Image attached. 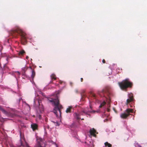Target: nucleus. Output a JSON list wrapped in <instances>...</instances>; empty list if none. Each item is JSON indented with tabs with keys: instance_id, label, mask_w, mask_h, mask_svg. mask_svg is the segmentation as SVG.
<instances>
[{
	"instance_id": "1",
	"label": "nucleus",
	"mask_w": 147,
	"mask_h": 147,
	"mask_svg": "<svg viewBox=\"0 0 147 147\" xmlns=\"http://www.w3.org/2000/svg\"><path fill=\"white\" fill-rule=\"evenodd\" d=\"M10 33L12 36L15 37H17L19 34L21 36L22 44L25 45L26 43L27 38L26 34L18 26H16L15 29L11 30Z\"/></svg>"
},
{
	"instance_id": "2",
	"label": "nucleus",
	"mask_w": 147,
	"mask_h": 147,
	"mask_svg": "<svg viewBox=\"0 0 147 147\" xmlns=\"http://www.w3.org/2000/svg\"><path fill=\"white\" fill-rule=\"evenodd\" d=\"M49 100L53 105L55 106L53 110L54 113L55 114L57 117H60L61 114V110L63 108V107L59 104V101L58 98L55 99L50 98Z\"/></svg>"
},
{
	"instance_id": "3",
	"label": "nucleus",
	"mask_w": 147,
	"mask_h": 147,
	"mask_svg": "<svg viewBox=\"0 0 147 147\" xmlns=\"http://www.w3.org/2000/svg\"><path fill=\"white\" fill-rule=\"evenodd\" d=\"M121 89L123 90H126L128 88H131L133 83L130 81L129 78H126L118 83Z\"/></svg>"
},
{
	"instance_id": "4",
	"label": "nucleus",
	"mask_w": 147,
	"mask_h": 147,
	"mask_svg": "<svg viewBox=\"0 0 147 147\" xmlns=\"http://www.w3.org/2000/svg\"><path fill=\"white\" fill-rule=\"evenodd\" d=\"M133 110L129 108L125 110V112L121 114L120 117L123 119H126L131 114L130 113H133Z\"/></svg>"
},
{
	"instance_id": "5",
	"label": "nucleus",
	"mask_w": 147,
	"mask_h": 147,
	"mask_svg": "<svg viewBox=\"0 0 147 147\" xmlns=\"http://www.w3.org/2000/svg\"><path fill=\"white\" fill-rule=\"evenodd\" d=\"M128 98L127 99L126 103L127 105H128L130 102L133 101L134 100L133 94L131 93L128 94Z\"/></svg>"
},
{
	"instance_id": "6",
	"label": "nucleus",
	"mask_w": 147,
	"mask_h": 147,
	"mask_svg": "<svg viewBox=\"0 0 147 147\" xmlns=\"http://www.w3.org/2000/svg\"><path fill=\"white\" fill-rule=\"evenodd\" d=\"M96 133V131L93 128L90 129V134L94 137L96 136V135L95 134Z\"/></svg>"
},
{
	"instance_id": "7",
	"label": "nucleus",
	"mask_w": 147,
	"mask_h": 147,
	"mask_svg": "<svg viewBox=\"0 0 147 147\" xmlns=\"http://www.w3.org/2000/svg\"><path fill=\"white\" fill-rule=\"evenodd\" d=\"M87 108L85 109L84 111H82L84 113V114H85L88 115V113H94L96 112L94 111H91V110H87Z\"/></svg>"
},
{
	"instance_id": "8",
	"label": "nucleus",
	"mask_w": 147,
	"mask_h": 147,
	"mask_svg": "<svg viewBox=\"0 0 147 147\" xmlns=\"http://www.w3.org/2000/svg\"><path fill=\"white\" fill-rule=\"evenodd\" d=\"M72 107L71 106H69L67 108L66 110V112L67 113H70L71 112Z\"/></svg>"
},
{
	"instance_id": "9",
	"label": "nucleus",
	"mask_w": 147,
	"mask_h": 147,
	"mask_svg": "<svg viewBox=\"0 0 147 147\" xmlns=\"http://www.w3.org/2000/svg\"><path fill=\"white\" fill-rule=\"evenodd\" d=\"M80 115H83L82 113H81L80 114H78L77 113H75L74 114V117L77 119H80Z\"/></svg>"
},
{
	"instance_id": "10",
	"label": "nucleus",
	"mask_w": 147,
	"mask_h": 147,
	"mask_svg": "<svg viewBox=\"0 0 147 147\" xmlns=\"http://www.w3.org/2000/svg\"><path fill=\"white\" fill-rule=\"evenodd\" d=\"M37 125L36 124H32L31 127L33 130H34L36 129L37 128Z\"/></svg>"
},
{
	"instance_id": "11",
	"label": "nucleus",
	"mask_w": 147,
	"mask_h": 147,
	"mask_svg": "<svg viewBox=\"0 0 147 147\" xmlns=\"http://www.w3.org/2000/svg\"><path fill=\"white\" fill-rule=\"evenodd\" d=\"M0 110H1L3 113L5 114H7V112L1 106H0Z\"/></svg>"
},
{
	"instance_id": "12",
	"label": "nucleus",
	"mask_w": 147,
	"mask_h": 147,
	"mask_svg": "<svg viewBox=\"0 0 147 147\" xmlns=\"http://www.w3.org/2000/svg\"><path fill=\"white\" fill-rule=\"evenodd\" d=\"M25 53V52L24 50H22L20 51L18 53L19 55H22L23 54Z\"/></svg>"
},
{
	"instance_id": "13",
	"label": "nucleus",
	"mask_w": 147,
	"mask_h": 147,
	"mask_svg": "<svg viewBox=\"0 0 147 147\" xmlns=\"http://www.w3.org/2000/svg\"><path fill=\"white\" fill-rule=\"evenodd\" d=\"M105 146L106 147L108 146V147H111L112 145L107 142H106L105 143Z\"/></svg>"
},
{
	"instance_id": "14",
	"label": "nucleus",
	"mask_w": 147,
	"mask_h": 147,
	"mask_svg": "<svg viewBox=\"0 0 147 147\" xmlns=\"http://www.w3.org/2000/svg\"><path fill=\"white\" fill-rule=\"evenodd\" d=\"M51 77L52 80L53 79H54V80H55L56 79V75L54 74H52L51 76Z\"/></svg>"
},
{
	"instance_id": "15",
	"label": "nucleus",
	"mask_w": 147,
	"mask_h": 147,
	"mask_svg": "<svg viewBox=\"0 0 147 147\" xmlns=\"http://www.w3.org/2000/svg\"><path fill=\"white\" fill-rule=\"evenodd\" d=\"M35 75V73L34 70H32V73L31 75V77L33 79Z\"/></svg>"
},
{
	"instance_id": "16",
	"label": "nucleus",
	"mask_w": 147,
	"mask_h": 147,
	"mask_svg": "<svg viewBox=\"0 0 147 147\" xmlns=\"http://www.w3.org/2000/svg\"><path fill=\"white\" fill-rule=\"evenodd\" d=\"M106 103L105 101H103L102 103H101L99 107L100 108L102 107V106H104L106 104Z\"/></svg>"
},
{
	"instance_id": "17",
	"label": "nucleus",
	"mask_w": 147,
	"mask_h": 147,
	"mask_svg": "<svg viewBox=\"0 0 147 147\" xmlns=\"http://www.w3.org/2000/svg\"><path fill=\"white\" fill-rule=\"evenodd\" d=\"M35 147H42L41 145V144L40 142H38L36 146Z\"/></svg>"
},
{
	"instance_id": "18",
	"label": "nucleus",
	"mask_w": 147,
	"mask_h": 147,
	"mask_svg": "<svg viewBox=\"0 0 147 147\" xmlns=\"http://www.w3.org/2000/svg\"><path fill=\"white\" fill-rule=\"evenodd\" d=\"M90 96L94 98H95L96 97L95 94H94L92 93H90Z\"/></svg>"
},
{
	"instance_id": "19",
	"label": "nucleus",
	"mask_w": 147,
	"mask_h": 147,
	"mask_svg": "<svg viewBox=\"0 0 147 147\" xmlns=\"http://www.w3.org/2000/svg\"><path fill=\"white\" fill-rule=\"evenodd\" d=\"M108 91L107 90H106L105 89H103L102 90V93H104V92H107Z\"/></svg>"
},
{
	"instance_id": "20",
	"label": "nucleus",
	"mask_w": 147,
	"mask_h": 147,
	"mask_svg": "<svg viewBox=\"0 0 147 147\" xmlns=\"http://www.w3.org/2000/svg\"><path fill=\"white\" fill-rule=\"evenodd\" d=\"M16 73H17L18 75H20V73L19 71H16Z\"/></svg>"
},
{
	"instance_id": "21",
	"label": "nucleus",
	"mask_w": 147,
	"mask_h": 147,
	"mask_svg": "<svg viewBox=\"0 0 147 147\" xmlns=\"http://www.w3.org/2000/svg\"><path fill=\"white\" fill-rule=\"evenodd\" d=\"M102 62L103 63H105V61L104 59H103L102 60Z\"/></svg>"
},
{
	"instance_id": "22",
	"label": "nucleus",
	"mask_w": 147,
	"mask_h": 147,
	"mask_svg": "<svg viewBox=\"0 0 147 147\" xmlns=\"http://www.w3.org/2000/svg\"><path fill=\"white\" fill-rule=\"evenodd\" d=\"M26 146H25V147H30L29 146H28L27 144L26 143Z\"/></svg>"
},
{
	"instance_id": "23",
	"label": "nucleus",
	"mask_w": 147,
	"mask_h": 147,
	"mask_svg": "<svg viewBox=\"0 0 147 147\" xmlns=\"http://www.w3.org/2000/svg\"><path fill=\"white\" fill-rule=\"evenodd\" d=\"M80 79H81V82H83V78H81Z\"/></svg>"
},
{
	"instance_id": "24",
	"label": "nucleus",
	"mask_w": 147,
	"mask_h": 147,
	"mask_svg": "<svg viewBox=\"0 0 147 147\" xmlns=\"http://www.w3.org/2000/svg\"><path fill=\"white\" fill-rule=\"evenodd\" d=\"M110 111V109H109V108L107 109V111L108 112H109Z\"/></svg>"
},
{
	"instance_id": "25",
	"label": "nucleus",
	"mask_w": 147,
	"mask_h": 147,
	"mask_svg": "<svg viewBox=\"0 0 147 147\" xmlns=\"http://www.w3.org/2000/svg\"><path fill=\"white\" fill-rule=\"evenodd\" d=\"M29 58V57H28V56H27L26 57V59H28Z\"/></svg>"
},
{
	"instance_id": "26",
	"label": "nucleus",
	"mask_w": 147,
	"mask_h": 147,
	"mask_svg": "<svg viewBox=\"0 0 147 147\" xmlns=\"http://www.w3.org/2000/svg\"><path fill=\"white\" fill-rule=\"evenodd\" d=\"M21 145H22V146H23V145H22V143L21 142Z\"/></svg>"
},
{
	"instance_id": "27",
	"label": "nucleus",
	"mask_w": 147,
	"mask_h": 147,
	"mask_svg": "<svg viewBox=\"0 0 147 147\" xmlns=\"http://www.w3.org/2000/svg\"><path fill=\"white\" fill-rule=\"evenodd\" d=\"M81 120H84V119L82 118V119H81Z\"/></svg>"
},
{
	"instance_id": "28",
	"label": "nucleus",
	"mask_w": 147,
	"mask_h": 147,
	"mask_svg": "<svg viewBox=\"0 0 147 147\" xmlns=\"http://www.w3.org/2000/svg\"><path fill=\"white\" fill-rule=\"evenodd\" d=\"M38 104H39V101H38Z\"/></svg>"
},
{
	"instance_id": "29",
	"label": "nucleus",
	"mask_w": 147,
	"mask_h": 147,
	"mask_svg": "<svg viewBox=\"0 0 147 147\" xmlns=\"http://www.w3.org/2000/svg\"><path fill=\"white\" fill-rule=\"evenodd\" d=\"M90 109H91V106H90Z\"/></svg>"
},
{
	"instance_id": "30",
	"label": "nucleus",
	"mask_w": 147,
	"mask_h": 147,
	"mask_svg": "<svg viewBox=\"0 0 147 147\" xmlns=\"http://www.w3.org/2000/svg\"><path fill=\"white\" fill-rule=\"evenodd\" d=\"M60 83L61 84V83H62V82H60Z\"/></svg>"
}]
</instances>
